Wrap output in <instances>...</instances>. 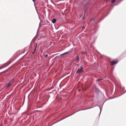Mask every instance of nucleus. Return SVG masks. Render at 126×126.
I'll use <instances>...</instances> for the list:
<instances>
[{"mask_svg": "<svg viewBox=\"0 0 126 126\" xmlns=\"http://www.w3.org/2000/svg\"><path fill=\"white\" fill-rule=\"evenodd\" d=\"M52 22L53 23H55L56 22V19L55 18L53 19Z\"/></svg>", "mask_w": 126, "mask_h": 126, "instance_id": "4", "label": "nucleus"}, {"mask_svg": "<svg viewBox=\"0 0 126 126\" xmlns=\"http://www.w3.org/2000/svg\"><path fill=\"white\" fill-rule=\"evenodd\" d=\"M115 0H111V3H114L115 2Z\"/></svg>", "mask_w": 126, "mask_h": 126, "instance_id": "8", "label": "nucleus"}, {"mask_svg": "<svg viewBox=\"0 0 126 126\" xmlns=\"http://www.w3.org/2000/svg\"><path fill=\"white\" fill-rule=\"evenodd\" d=\"M93 18H92V19H90V21H91L92 20H93Z\"/></svg>", "mask_w": 126, "mask_h": 126, "instance_id": "12", "label": "nucleus"}, {"mask_svg": "<svg viewBox=\"0 0 126 126\" xmlns=\"http://www.w3.org/2000/svg\"><path fill=\"white\" fill-rule=\"evenodd\" d=\"M83 28H84V27H83Z\"/></svg>", "mask_w": 126, "mask_h": 126, "instance_id": "15", "label": "nucleus"}, {"mask_svg": "<svg viewBox=\"0 0 126 126\" xmlns=\"http://www.w3.org/2000/svg\"><path fill=\"white\" fill-rule=\"evenodd\" d=\"M37 44H36V47H35V49L34 50V52H32V54H33L35 52V51L36 50V47H37Z\"/></svg>", "mask_w": 126, "mask_h": 126, "instance_id": "7", "label": "nucleus"}, {"mask_svg": "<svg viewBox=\"0 0 126 126\" xmlns=\"http://www.w3.org/2000/svg\"><path fill=\"white\" fill-rule=\"evenodd\" d=\"M102 80V79H98L97 80V81H98L101 80Z\"/></svg>", "mask_w": 126, "mask_h": 126, "instance_id": "11", "label": "nucleus"}, {"mask_svg": "<svg viewBox=\"0 0 126 126\" xmlns=\"http://www.w3.org/2000/svg\"><path fill=\"white\" fill-rule=\"evenodd\" d=\"M48 56V55L47 54H46L45 55V57L46 58H47Z\"/></svg>", "mask_w": 126, "mask_h": 126, "instance_id": "9", "label": "nucleus"}, {"mask_svg": "<svg viewBox=\"0 0 126 126\" xmlns=\"http://www.w3.org/2000/svg\"><path fill=\"white\" fill-rule=\"evenodd\" d=\"M105 1L106 2H108L109 1L108 0H105Z\"/></svg>", "mask_w": 126, "mask_h": 126, "instance_id": "10", "label": "nucleus"}, {"mask_svg": "<svg viewBox=\"0 0 126 126\" xmlns=\"http://www.w3.org/2000/svg\"><path fill=\"white\" fill-rule=\"evenodd\" d=\"M11 85V83H9L7 84V88H8Z\"/></svg>", "mask_w": 126, "mask_h": 126, "instance_id": "5", "label": "nucleus"}, {"mask_svg": "<svg viewBox=\"0 0 126 126\" xmlns=\"http://www.w3.org/2000/svg\"><path fill=\"white\" fill-rule=\"evenodd\" d=\"M33 1H34L35 0H32Z\"/></svg>", "mask_w": 126, "mask_h": 126, "instance_id": "13", "label": "nucleus"}, {"mask_svg": "<svg viewBox=\"0 0 126 126\" xmlns=\"http://www.w3.org/2000/svg\"><path fill=\"white\" fill-rule=\"evenodd\" d=\"M118 62V60H116L114 61L111 62L110 63L111 65H113L116 64Z\"/></svg>", "mask_w": 126, "mask_h": 126, "instance_id": "2", "label": "nucleus"}, {"mask_svg": "<svg viewBox=\"0 0 126 126\" xmlns=\"http://www.w3.org/2000/svg\"><path fill=\"white\" fill-rule=\"evenodd\" d=\"M68 53V52H65L63 54H61L60 55L61 56H63V55L65 54H67V53Z\"/></svg>", "mask_w": 126, "mask_h": 126, "instance_id": "6", "label": "nucleus"}, {"mask_svg": "<svg viewBox=\"0 0 126 126\" xmlns=\"http://www.w3.org/2000/svg\"><path fill=\"white\" fill-rule=\"evenodd\" d=\"M83 68L82 66H81L80 68H78L76 73L79 74H80L82 73L83 71Z\"/></svg>", "mask_w": 126, "mask_h": 126, "instance_id": "1", "label": "nucleus"}, {"mask_svg": "<svg viewBox=\"0 0 126 126\" xmlns=\"http://www.w3.org/2000/svg\"><path fill=\"white\" fill-rule=\"evenodd\" d=\"M83 19H84V17H83Z\"/></svg>", "mask_w": 126, "mask_h": 126, "instance_id": "14", "label": "nucleus"}, {"mask_svg": "<svg viewBox=\"0 0 126 126\" xmlns=\"http://www.w3.org/2000/svg\"><path fill=\"white\" fill-rule=\"evenodd\" d=\"M76 61L77 62H79V56H78L77 57V59L76 60Z\"/></svg>", "mask_w": 126, "mask_h": 126, "instance_id": "3", "label": "nucleus"}]
</instances>
